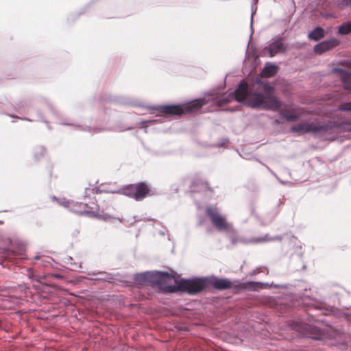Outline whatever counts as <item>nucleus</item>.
<instances>
[{"instance_id":"4","label":"nucleus","mask_w":351,"mask_h":351,"mask_svg":"<svg viewBox=\"0 0 351 351\" xmlns=\"http://www.w3.org/2000/svg\"><path fill=\"white\" fill-rule=\"evenodd\" d=\"M111 193H119L130 198H133L136 201H140L146 197L149 194V189L143 183L131 184L127 185L120 190L112 191Z\"/></svg>"},{"instance_id":"6","label":"nucleus","mask_w":351,"mask_h":351,"mask_svg":"<svg viewBox=\"0 0 351 351\" xmlns=\"http://www.w3.org/2000/svg\"><path fill=\"white\" fill-rule=\"evenodd\" d=\"M79 206H83L84 208V210H73V212L80 214H86L89 217H95L105 221L112 222L114 220H118L119 222H122L121 219L104 213L103 210L99 209L97 204H94L93 207H88L86 204H84L80 203Z\"/></svg>"},{"instance_id":"15","label":"nucleus","mask_w":351,"mask_h":351,"mask_svg":"<svg viewBox=\"0 0 351 351\" xmlns=\"http://www.w3.org/2000/svg\"><path fill=\"white\" fill-rule=\"evenodd\" d=\"M64 263L67 265L68 268L72 271H80L82 268V263H75L71 256H66L64 259Z\"/></svg>"},{"instance_id":"30","label":"nucleus","mask_w":351,"mask_h":351,"mask_svg":"<svg viewBox=\"0 0 351 351\" xmlns=\"http://www.w3.org/2000/svg\"><path fill=\"white\" fill-rule=\"evenodd\" d=\"M230 241H231L232 244L235 245L236 243H237L238 240L237 239L232 237L230 239Z\"/></svg>"},{"instance_id":"24","label":"nucleus","mask_w":351,"mask_h":351,"mask_svg":"<svg viewBox=\"0 0 351 351\" xmlns=\"http://www.w3.org/2000/svg\"><path fill=\"white\" fill-rule=\"evenodd\" d=\"M213 102L218 106H221L223 104H225L227 102V99L226 97H222L220 99L215 98Z\"/></svg>"},{"instance_id":"9","label":"nucleus","mask_w":351,"mask_h":351,"mask_svg":"<svg viewBox=\"0 0 351 351\" xmlns=\"http://www.w3.org/2000/svg\"><path fill=\"white\" fill-rule=\"evenodd\" d=\"M285 47L282 38H278L269 45L263 50V56L274 57L278 53L285 51Z\"/></svg>"},{"instance_id":"8","label":"nucleus","mask_w":351,"mask_h":351,"mask_svg":"<svg viewBox=\"0 0 351 351\" xmlns=\"http://www.w3.org/2000/svg\"><path fill=\"white\" fill-rule=\"evenodd\" d=\"M193 105H167L158 106H146L147 109L156 110L160 116L181 115L192 110Z\"/></svg>"},{"instance_id":"13","label":"nucleus","mask_w":351,"mask_h":351,"mask_svg":"<svg viewBox=\"0 0 351 351\" xmlns=\"http://www.w3.org/2000/svg\"><path fill=\"white\" fill-rule=\"evenodd\" d=\"M333 72L338 74L345 84H351V72L341 68H335Z\"/></svg>"},{"instance_id":"28","label":"nucleus","mask_w":351,"mask_h":351,"mask_svg":"<svg viewBox=\"0 0 351 351\" xmlns=\"http://www.w3.org/2000/svg\"><path fill=\"white\" fill-rule=\"evenodd\" d=\"M9 117H13V118H16V119H22V120H27V121H32L33 120L32 119H27V118H22V117H16V116H14L13 114H8Z\"/></svg>"},{"instance_id":"10","label":"nucleus","mask_w":351,"mask_h":351,"mask_svg":"<svg viewBox=\"0 0 351 351\" xmlns=\"http://www.w3.org/2000/svg\"><path fill=\"white\" fill-rule=\"evenodd\" d=\"M207 286L211 285L214 289L217 290H226L231 287V281L228 278H219L212 276L206 277Z\"/></svg>"},{"instance_id":"2","label":"nucleus","mask_w":351,"mask_h":351,"mask_svg":"<svg viewBox=\"0 0 351 351\" xmlns=\"http://www.w3.org/2000/svg\"><path fill=\"white\" fill-rule=\"evenodd\" d=\"M134 280L140 285H149L156 287L166 293H175L179 289L180 279L175 272L169 274L167 271H145L136 274Z\"/></svg>"},{"instance_id":"23","label":"nucleus","mask_w":351,"mask_h":351,"mask_svg":"<svg viewBox=\"0 0 351 351\" xmlns=\"http://www.w3.org/2000/svg\"><path fill=\"white\" fill-rule=\"evenodd\" d=\"M338 6L340 8H343L346 6H351V0H339L338 1Z\"/></svg>"},{"instance_id":"17","label":"nucleus","mask_w":351,"mask_h":351,"mask_svg":"<svg viewBox=\"0 0 351 351\" xmlns=\"http://www.w3.org/2000/svg\"><path fill=\"white\" fill-rule=\"evenodd\" d=\"M338 33L341 35H347L351 33V22L343 23L338 28Z\"/></svg>"},{"instance_id":"3","label":"nucleus","mask_w":351,"mask_h":351,"mask_svg":"<svg viewBox=\"0 0 351 351\" xmlns=\"http://www.w3.org/2000/svg\"><path fill=\"white\" fill-rule=\"evenodd\" d=\"M338 128V125L330 121L322 125L302 121L297 125H293L290 131L298 136L306 133H312L317 135L323 141H333L336 138L335 134L337 132Z\"/></svg>"},{"instance_id":"39","label":"nucleus","mask_w":351,"mask_h":351,"mask_svg":"<svg viewBox=\"0 0 351 351\" xmlns=\"http://www.w3.org/2000/svg\"><path fill=\"white\" fill-rule=\"evenodd\" d=\"M264 88H270L271 87H270V86H265Z\"/></svg>"},{"instance_id":"25","label":"nucleus","mask_w":351,"mask_h":351,"mask_svg":"<svg viewBox=\"0 0 351 351\" xmlns=\"http://www.w3.org/2000/svg\"><path fill=\"white\" fill-rule=\"evenodd\" d=\"M60 204L62 205L63 206L66 207V208H69L71 203L68 201V200H66V199H63L62 201H60L59 202Z\"/></svg>"},{"instance_id":"20","label":"nucleus","mask_w":351,"mask_h":351,"mask_svg":"<svg viewBox=\"0 0 351 351\" xmlns=\"http://www.w3.org/2000/svg\"><path fill=\"white\" fill-rule=\"evenodd\" d=\"M277 239H280V237H276L270 238L268 237V234H266L264 237H258V238L254 239L252 240V242L263 243V242H267V241H272V240Z\"/></svg>"},{"instance_id":"16","label":"nucleus","mask_w":351,"mask_h":351,"mask_svg":"<svg viewBox=\"0 0 351 351\" xmlns=\"http://www.w3.org/2000/svg\"><path fill=\"white\" fill-rule=\"evenodd\" d=\"M324 36V30L320 27H317L312 32L308 34V38L311 40H313L317 41Z\"/></svg>"},{"instance_id":"29","label":"nucleus","mask_w":351,"mask_h":351,"mask_svg":"<svg viewBox=\"0 0 351 351\" xmlns=\"http://www.w3.org/2000/svg\"><path fill=\"white\" fill-rule=\"evenodd\" d=\"M38 152L40 153V155H43L45 152L44 147H38Z\"/></svg>"},{"instance_id":"36","label":"nucleus","mask_w":351,"mask_h":351,"mask_svg":"<svg viewBox=\"0 0 351 351\" xmlns=\"http://www.w3.org/2000/svg\"><path fill=\"white\" fill-rule=\"evenodd\" d=\"M55 277H56L58 278H60L62 276L59 274H56V275H55Z\"/></svg>"},{"instance_id":"37","label":"nucleus","mask_w":351,"mask_h":351,"mask_svg":"<svg viewBox=\"0 0 351 351\" xmlns=\"http://www.w3.org/2000/svg\"><path fill=\"white\" fill-rule=\"evenodd\" d=\"M139 221V219H135V220H134V222H136V221ZM132 223H133V222H132Z\"/></svg>"},{"instance_id":"34","label":"nucleus","mask_w":351,"mask_h":351,"mask_svg":"<svg viewBox=\"0 0 351 351\" xmlns=\"http://www.w3.org/2000/svg\"><path fill=\"white\" fill-rule=\"evenodd\" d=\"M197 104H199V106H202V105L204 104V101H203V100H202V99H201V100H198V101H197Z\"/></svg>"},{"instance_id":"22","label":"nucleus","mask_w":351,"mask_h":351,"mask_svg":"<svg viewBox=\"0 0 351 351\" xmlns=\"http://www.w3.org/2000/svg\"><path fill=\"white\" fill-rule=\"evenodd\" d=\"M283 117L287 121H295L298 119V115L295 113H288L283 114Z\"/></svg>"},{"instance_id":"5","label":"nucleus","mask_w":351,"mask_h":351,"mask_svg":"<svg viewBox=\"0 0 351 351\" xmlns=\"http://www.w3.org/2000/svg\"><path fill=\"white\" fill-rule=\"evenodd\" d=\"M206 287V278L180 279L178 291H185L189 294H195L203 291Z\"/></svg>"},{"instance_id":"14","label":"nucleus","mask_w":351,"mask_h":351,"mask_svg":"<svg viewBox=\"0 0 351 351\" xmlns=\"http://www.w3.org/2000/svg\"><path fill=\"white\" fill-rule=\"evenodd\" d=\"M208 184L201 180H196L192 182L191 186V191L193 193L201 192L207 189Z\"/></svg>"},{"instance_id":"27","label":"nucleus","mask_w":351,"mask_h":351,"mask_svg":"<svg viewBox=\"0 0 351 351\" xmlns=\"http://www.w3.org/2000/svg\"><path fill=\"white\" fill-rule=\"evenodd\" d=\"M237 88H248L247 84L245 82L243 81V82L240 83L238 85Z\"/></svg>"},{"instance_id":"11","label":"nucleus","mask_w":351,"mask_h":351,"mask_svg":"<svg viewBox=\"0 0 351 351\" xmlns=\"http://www.w3.org/2000/svg\"><path fill=\"white\" fill-rule=\"evenodd\" d=\"M339 43L340 41L338 39L332 38L317 44L314 47L313 51L316 54H322L336 47Z\"/></svg>"},{"instance_id":"31","label":"nucleus","mask_w":351,"mask_h":351,"mask_svg":"<svg viewBox=\"0 0 351 351\" xmlns=\"http://www.w3.org/2000/svg\"><path fill=\"white\" fill-rule=\"evenodd\" d=\"M104 274V272H103V271H99V272H98V273H88V276H95V275H97V274H99V275H100V274Z\"/></svg>"},{"instance_id":"38","label":"nucleus","mask_w":351,"mask_h":351,"mask_svg":"<svg viewBox=\"0 0 351 351\" xmlns=\"http://www.w3.org/2000/svg\"><path fill=\"white\" fill-rule=\"evenodd\" d=\"M35 158H38V156H37V155H36V153L35 154Z\"/></svg>"},{"instance_id":"35","label":"nucleus","mask_w":351,"mask_h":351,"mask_svg":"<svg viewBox=\"0 0 351 351\" xmlns=\"http://www.w3.org/2000/svg\"><path fill=\"white\" fill-rule=\"evenodd\" d=\"M280 183H281L282 184H288V183H291L290 182H287V181H282V180H279Z\"/></svg>"},{"instance_id":"1","label":"nucleus","mask_w":351,"mask_h":351,"mask_svg":"<svg viewBox=\"0 0 351 351\" xmlns=\"http://www.w3.org/2000/svg\"><path fill=\"white\" fill-rule=\"evenodd\" d=\"M234 89L235 99L252 108L278 110L281 106L280 101L273 95L274 89Z\"/></svg>"},{"instance_id":"21","label":"nucleus","mask_w":351,"mask_h":351,"mask_svg":"<svg viewBox=\"0 0 351 351\" xmlns=\"http://www.w3.org/2000/svg\"><path fill=\"white\" fill-rule=\"evenodd\" d=\"M338 110L341 111H351V101L340 105L338 107Z\"/></svg>"},{"instance_id":"19","label":"nucleus","mask_w":351,"mask_h":351,"mask_svg":"<svg viewBox=\"0 0 351 351\" xmlns=\"http://www.w3.org/2000/svg\"><path fill=\"white\" fill-rule=\"evenodd\" d=\"M263 285L267 286V284H263L262 282H248L246 283L244 287L246 289L255 291L263 288Z\"/></svg>"},{"instance_id":"32","label":"nucleus","mask_w":351,"mask_h":351,"mask_svg":"<svg viewBox=\"0 0 351 351\" xmlns=\"http://www.w3.org/2000/svg\"><path fill=\"white\" fill-rule=\"evenodd\" d=\"M273 287H276V288H285L286 287V286L280 285H274Z\"/></svg>"},{"instance_id":"26","label":"nucleus","mask_w":351,"mask_h":351,"mask_svg":"<svg viewBox=\"0 0 351 351\" xmlns=\"http://www.w3.org/2000/svg\"><path fill=\"white\" fill-rule=\"evenodd\" d=\"M154 120H144V121H141V127L142 128H146L147 127V124L148 123H152V122H154Z\"/></svg>"},{"instance_id":"40","label":"nucleus","mask_w":351,"mask_h":351,"mask_svg":"<svg viewBox=\"0 0 351 351\" xmlns=\"http://www.w3.org/2000/svg\"><path fill=\"white\" fill-rule=\"evenodd\" d=\"M349 66L351 67V62L350 63V66Z\"/></svg>"},{"instance_id":"7","label":"nucleus","mask_w":351,"mask_h":351,"mask_svg":"<svg viewBox=\"0 0 351 351\" xmlns=\"http://www.w3.org/2000/svg\"><path fill=\"white\" fill-rule=\"evenodd\" d=\"M206 213L211 221L213 225L219 231L221 232L230 230V223L226 221V217L221 214L216 206H208L206 208Z\"/></svg>"},{"instance_id":"18","label":"nucleus","mask_w":351,"mask_h":351,"mask_svg":"<svg viewBox=\"0 0 351 351\" xmlns=\"http://www.w3.org/2000/svg\"><path fill=\"white\" fill-rule=\"evenodd\" d=\"M63 125H73L76 129L80 130V131H84V132H88L90 133H95V132H97L99 131H100V130L97 128H91L90 127H84V126H82V125H72V124H70V123H62Z\"/></svg>"},{"instance_id":"12","label":"nucleus","mask_w":351,"mask_h":351,"mask_svg":"<svg viewBox=\"0 0 351 351\" xmlns=\"http://www.w3.org/2000/svg\"><path fill=\"white\" fill-rule=\"evenodd\" d=\"M278 69V66L275 64L267 63L261 71V75L262 77H273L277 73Z\"/></svg>"},{"instance_id":"33","label":"nucleus","mask_w":351,"mask_h":351,"mask_svg":"<svg viewBox=\"0 0 351 351\" xmlns=\"http://www.w3.org/2000/svg\"><path fill=\"white\" fill-rule=\"evenodd\" d=\"M95 279L99 280L106 281V280H108V278H97Z\"/></svg>"}]
</instances>
